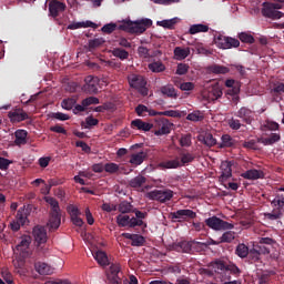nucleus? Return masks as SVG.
<instances>
[{
    "label": "nucleus",
    "instance_id": "1",
    "mask_svg": "<svg viewBox=\"0 0 284 284\" xmlns=\"http://www.w3.org/2000/svg\"><path fill=\"white\" fill-rule=\"evenodd\" d=\"M135 112L138 116H155V136H163V134H170V128H172V123H170V120L165 119L164 116H172L173 119L181 116V113H179V111L159 112L150 108H135Z\"/></svg>",
    "mask_w": 284,
    "mask_h": 284
},
{
    "label": "nucleus",
    "instance_id": "2",
    "mask_svg": "<svg viewBox=\"0 0 284 284\" xmlns=\"http://www.w3.org/2000/svg\"><path fill=\"white\" fill-rule=\"evenodd\" d=\"M152 26V21L150 19H144L141 21H124L119 26V30H123L124 32H130L131 34H143L148 28Z\"/></svg>",
    "mask_w": 284,
    "mask_h": 284
},
{
    "label": "nucleus",
    "instance_id": "3",
    "mask_svg": "<svg viewBox=\"0 0 284 284\" xmlns=\"http://www.w3.org/2000/svg\"><path fill=\"white\" fill-rule=\"evenodd\" d=\"M128 82L130 88L138 90L142 97H148V80L143 75L132 73L128 77Z\"/></svg>",
    "mask_w": 284,
    "mask_h": 284
},
{
    "label": "nucleus",
    "instance_id": "4",
    "mask_svg": "<svg viewBox=\"0 0 284 284\" xmlns=\"http://www.w3.org/2000/svg\"><path fill=\"white\" fill-rule=\"evenodd\" d=\"M169 219H171L172 223H185V221H193V219H196V212L190 209H182L171 212Z\"/></svg>",
    "mask_w": 284,
    "mask_h": 284
},
{
    "label": "nucleus",
    "instance_id": "5",
    "mask_svg": "<svg viewBox=\"0 0 284 284\" xmlns=\"http://www.w3.org/2000/svg\"><path fill=\"white\" fill-rule=\"evenodd\" d=\"M148 199H150V201H158V203H168V201L174 199V191L170 189L153 190L148 193Z\"/></svg>",
    "mask_w": 284,
    "mask_h": 284
},
{
    "label": "nucleus",
    "instance_id": "6",
    "mask_svg": "<svg viewBox=\"0 0 284 284\" xmlns=\"http://www.w3.org/2000/svg\"><path fill=\"white\" fill-rule=\"evenodd\" d=\"M205 225L215 232H221L223 230H234V224L225 222L221 217L212 216L205 220Z\"/></svg>",
    "mask_w": 284,
    "mask_h": 284
},
{
    "label": "nucleus",
    "instance_id": "7",
    "mask_svg": "<svg viewBox=\"0 0 284 284\" xmlns=\"http://www.w3.org/2000/svg\"><path fill=\"white\" fill-rule=\"evenodd\" d=\"M215 44L221 50H232V48H239L241 45V41L239 39L226 37V36H217L215 38Z\"/></svg>",
    "mask_w": 284,
    "mask_h": 284
},
{
    "label": "nucleus",
    "instance_id": "8",
    "mask_svg": "<svg viewBox=\"0 0 284 284\" xmlns=\"http://www.w3.org/2000/svg\"><path fill=\"white\" fill-rule=\"evenodd\" d=\"M28 210L26 207H20L16 215V221L11 223V230L12 232H19L21 230V226L29 223L28 221Z\"/></svg>",
    "mask_w": 284,
    "mask_h": 284
},
{
    "label": "nucleus",
    "instance_id": "9",
    "mask_svg": "<svg viewBox=\"0 0 284 284\" xmlns=\"http://www.w3.org/2000/svg\"><path fill=\"white\" fill-rule=\"evenodd\" d=\"M32 234L36 243L38 244V250H41V245H44V243L48 242V231L45 230V226H34Z\"/></svg>",
    "mask_w": 284,
    "mask_h": 284
},
{
    "label": "nucleus",
    "instance_id": "10",
    "mask_svg": "<svg viewBox=\"0 0 284 284\" xmlns=\"http://www.w3.org/2000/svg\"><path fill=\"white\" fill-rule=\"evenodd\" d=\"M67 212L70 215L71 223H73V225H75L77 227H83L84 222H83V219L80 217L81 210H79L77 205L69 204L67 206Z\"/></svg>",
    "mask_w": 284,
    "mask_h": 284
},
{
    "label": "nucleus",
    "instance_id": "11",
    "mask_svg": "<svg viewBox=\"0 0 284 284\" xmlns=\"http://www.w3.org/2000/svg\"><path fill=\"white\" fill-rule=\"evenodd\" d=\"M262 14L263 17H266L267 19H282L284 17V13L277 10H274V4L270 2H264L263 3V9H262Z\"/></svg>",
    "mask_w": 284,
    "mask_h": 284
},
{
    "label": "nucleus",
    "instance_id": "12",
    "mask_svg": "<svg viewBox=\"0 0 284 284\" xmlns=\"http://www.w3.org/2000/svg\"><path fill=\"white\" fill-rule=\"evenodd\" d=\"M82 90H84V92H88L89 94H97V92H99V78L88 75L84 79V85Z\"/></svg>",
    "mask_w": 284,
    "mask_h": 284
},
{
    "label": "nucleus",
    "instance_id": "13",
    "mask_svg": "<svg viewBox=\"0 0 284 284\" xmlns=\"http://www.w3.org/2000/svg\"><path fill=\"white\" fill-rule=\"evenodd\" d=\"M223 97V91L219 85H214L210 88L207 91L203 92V98L207 101V103H212V101H217Z\"/></svg>",
    "mask_w": 284,
    "mask_h": 284
},
{
    "label": "nucleus",
    "instance_id": "14",
    "mask_svg": "<svg viewBox=\"0 0 284 284\" xmlns=\"http://www.w3.org/2000/svg\"><path fill=\"white\" fill-rule=\"evenodd\" d=\"M65 3L59 1V0H51L49 2V12L50 16L53 17V19H57L61 12H65Z\"/></svg>",
    "mask_w": 284,
    "mask_h": 284
},
{
    "label": "nucleus",
    "instance_id": "15",
    "mask_svg": "<svg viewBox=\"0 0 284 284\" xmlns=\"http://www.w3.org/2000/svg\"><path fill=\"white\" fill-rule=\"evenodd\" d=\"M11 123H21L29 119L28 113L23 109H14L8 113Z\"/></svg>",
    "mask_w": 284,
    "mask_h": 284
},
{
    "label": "nucleus",
    "instance_id": "16",
    "mask_svg": "<svg viewBox=\"0 0 284 284\" xmlns=\"http://www.w3.org/2000/svg\"><path fill=\"white\" fill-rule=\"evenodd\" d=\"M34 267L36 272H38V274H41V276H50L54 274V267L45 262H38L34 264Z\"/></svg>",
    "mask_w": 284,
    "mask_h": 284
},
{
    "label": "nucleus",
    "instance_id": "17",
    "mask_svg": "<svg viewBox=\"0 0 284 284\" xmlns=\"http://www.w3.org/2000/svg\"><path fill=\"white\" fill-rule=\"evenodd\" d=\"M173 250L175 252H183L184 254H192V240L191 241H180L173 244Z\"/></svg>",
    "mask_w": 284,
    "mask_h": 284
},
{
    "label": "nucleus",
    "instance_id": "18",
    "mask_svg": "<svg viewBox=\"0 0 284 284\" xmlns=\"http://www.w3.org/2000/svg\"><path fill=\"white\" fill-rule=\"evenodd\" d=\"M145 159H148V153L140 151L130 155L129 163H131L133 168H139V165H142L143 161H145Z\"/></svg>",
    "mask_w": 284,
    "mask_h": 284
},
{
    "label": "nucleus",
    "instance_id": "19",
    "mask_svg": "<svg viewBox=\"0 0 284 284\" xmlns=\"http://www.w3.org/2000/svg\"><path fill=\"white\" fill-rule=\"evenodd\" d=\"M225 85L229 88L227 94H230V97H236V94L241 92V82L234 79L226 80Z\"/></svg>",
    "mask_w": 284,
    "mask_h": 284
},
{
    "label": "nucleus",
    "instance_id": "20",
    "mask_svg": "<svg viewBox=\"0 0 284 284\" xmlns=\"http://www.w3.org/2000/svg\"><path fill=\"white\" fill-rule=\"evenodd\" d=\"M265 174L261 170L251 169L242 173V179H246L248 181H256L258 179H263Z\"/></svg>",
    "mask_w": 284,
    "mask_h": 284
},
{
    "label": "nucleus",
    "instance_id": "21",
    "mask_svg": "<svg viewBox=\"0 0 284 284\" xmlns=\"http://www.w3.org/2000/svg\"><path fill=\"white\" fill-rule=\"evenodd\" d=\"M61 226V213H50L49 222H48V227L50 232L54 230H59Z\"/></svg>",
    "mask_w": 284,
    "mask_h": 284
},
{
    "label": "nucleus",
    "instance_id": "22",
    "mask_svg": "<svg viewBox=\"0 0 284 284\" xmlns=\"http://www.w3.org/2000/svg\"><path fill=\"white\" fill-rule=\"evenodd\" d=\"M232 165H234L232 161H223L221 163V179L227 180L232 176Z\"/></svg>",
    "mask_w": 284,
    "mask_h": 284
},
{
    "label": "nucleus",
    "instance_id": "23",
    "mask_svg": "<svg viewBox=\"0 0 284 284\" xmlns=\"http://www.w3.org/2000/svg\"><path fill=\"white\" fill-rule=\"evenodd\" d=\"M131 128H134L136 130H142L143 132H150L152 128H154L153 124L143 122L141 119H135L131 122Z\"/></svg>",
    "mask_w": 284,
    "mask_h": 284
},
{
    "label": "nucleus",
    "instance_id": "24",
    "mask_svg": "<svg viewBox=\"0 0 284 284\" xmlns=\"http://www.w3.org/2000/svg\"><path fill=\"white\" fill-rule=\"evenodd\" d=\"M221 141V143H217V148H220V150L234 148V145H236V140H234L230 134L222 135Z\"/></svg>",
    "mask_w": 284,
    "mask_h": 284
},
{
    "label": "nucleus",
    "instance_id": "25",
    "mask_svg": "<svg viewBox=\"0 0 284 284\" xmlns=\"http://www.w3.org/2000/svg\"><path fill=\"white\" fill-rule=\"evenodd\" d=\"M281 141V134L272 133L268 138H260L257 139V143H262L263 145H274V143H278Z\"/></svg>",
    "mask_w": 284,
    "mask_h": 284
},
{
    "label": "nucleus",
    "instance_id": "26",
    "mask_svg": "<svg viewBox=\"0 0 284 284\" xmlns=\"http://www.w3.org/2000/svg\"><path fill=\"white\" fill-rule=\"evenodd\" d=\"M237 116L243 119L245 123H252V121H254V113L247 108H241L237 112Z\"/></svg>",
    "mask_w": 284,
    "mask_h": 284
},
{
    "label": "nucleus",
    "instance_id": "27",
    "mask_svg": "<svg viewBox=\"0 0 284 284\" xmlns=\"http://www.w3.org/2000/svg\"><path fill=\"white\" fill-rule=\"evenodd\" d=\"M14 143L17 145H26V143H28V131L26 130H17L14 132Z\"/></svg>",
    "mask_w": 284,
    "mask_h": 284
},
{
    "label": "nucleus",
    "instance_id": "28",
    "mask_svg": "<svg viewBox=\"0 0 284 284\" xmlns=\"http://www.w3.org/2000/svg\"><path fill=\"white\" fill-rule=\"evenodd\" d=\"M146 182H148V179L145 176L138 175L130 180L129 185L130 187L139 189V187H143V185H145Z\"/></svg>",
    "mask_w": 284,
    "mask_h": 284
},
{
    "label": "nucleus",
    "instance_id": "29",
    "mask_svg": "<svg viewBox=\"0 0 284 284\" xmlns=\"http://www.w3.org/2000/svg\"><path fill=\"white\" fill-rule=\"evenodd\" d=\"M174 57L178 59V61H183V59H187L190 57V48H181L176 47L174 49Z\"/></svg>",
    "mask_w": 284,
    "mask_h": 284
},
{
    "label": "nucleus",
    "instance_id": "30",
    "mask_svg": "<svg viewBox=\"0 0 284 284\" xmlns=\"http://www.w3.org/2000/svg\"><path fill=\"white\" fill-rule=\"evenodd\" d=\"M79 28H97V23L92 21L73 22L68 26V30H79Z\"/></svg>",
    "mask_w": 284,
    "mask_h": 284
},
{
    "label": "nucleus",
    "instance_id": "31",
    "mask_svg": "<svg viewBox=\"0 0 284 284\" xmlns=\"http://www.w3.org/2000/svg\"><path fill=\"white\" fill-rule=\"evenodd\" d=\"M30 243H32V237L24 235L21 237L20 243L16 246V250H18V252H26V250L30 247Z\"/></svg>",
    "mask_w": 284,
    "mask_h": 284
},
{
    "label": "nucleus",
    "instance_id": "32",
    "mask_svg": "<svg viewBox=\"0 0 284 284\" xmlns=\"http://www.w3.org/2000/svg\"><path fill=\"white\" fill-rule=\"evenodd\" d=\"M160 168H163L164 170H176V168H181V161L178 158L175 160L161 162Z\"/></svg>",
    "mask_w": 284,
    "mask_h": 284
},
{
    "label": "nucleus",
    "instance_id": "33",
    "mask_svg": "<svg viewBox=\"0 0 284 284\" xmlns=\"http://www.w3.org/2000/svg\"><path fill=\"white\" fill-rule=\"evenodd\" d=\"M205 250H207V244H205V242L191 240V254H194V252H205Z\"/></svg>",
    "mask_w": 284,
    "mask_h": 284
},
{
    "label": "nucleus",
    "instance_id": "34",
    "mask_svg": "<svg viewBox=\"0 0 284 284\" xmlns=\"http://www.w3.org/2000/svg\"><path fill=\"white\" fill-rule=\"evenodd\" d=\"M176 23H179V18L158 21V26H161V28H165L166 30H174V26H176Z\"/></svg>",
    "mask_w": 284,
    "mask_h": 284
},
{
    "label": "nucleus",
    "instance_id": "35",
    "mask_svg": "<svg viewBox=\"0 0 284 284\" xmlns=\"http://www.w3.org/2000/svg\"><path fill=\"white\" fill-rule=\"evenodd\" d=\"M112 54L116 57V59H120V61H125L126 59H130V52L125 51V49L114 48L112 50Z\"/></svg>",
    "mask_w": 284,
    "mask_h": 284
},
{
    "label": "nucleus",
    "instance_id": "36",
    "mask_svg": "<svg viewBox=\"0 0 284 284\" xmlns=\"http://www.w3.org/2000/svg\"><path fill=\"white\" fill-rule=\"evenodd\" d=\"M45 202L50 205V214L61 213V207L59 206V201L54 197H47Z\"/></svg>",
    "mask_w": 284,
    "mask_h": 284
},
{
    "label": "nucleus",
    "instance_id": "37",
    "mask_svg": "<svg viewBox=\"0 0 284 284\" xmlns=\"http://www.w3.org/2000/svg\"><path fill=\"white\" fill-rule=\"evenodd\" d=\"M194 159V154L192 153H180V168L189 165V163H192Z\"/></svg>",
    "mask_w": 284,
    "mask_h": 284
},
{
    "label": "nucleus",
    "instance_id": "38",
    "mask_svg": "<svg viewBox=\"0 0 284 284\" xmlns=\"http://www.w3.org/2000/svg\"><path fill=\"white\" fill-rule=\"evenodd\" d=\"M82 128L85 130H90L91 128H94L95 125H99V119L89 115L85 118V121L81 123Z\"/></svg>",
    "mask_w": 284,
    "mask_h": 284
},
{
    "label": "nucleus",
    "instance_id": "39",
    "mask_svg": "<svg viewBox=\"0 0 284 284\" xmlns=\"http://www.w3.org/2000/svg\"><path fill=\"white\" fill-rule=\"evenodd\" d=\"M210 27L207 24H192L189 32L191 34H199V32H209Z\"/></svg>",
    "mask_w": 284,
    "mask_h": 284
},
{
    "label": "nucleus",
    "instance_id": "40",
    "mask_svg": "<svg viewBox=\"0 0 284 284\" xmlns=\"http://www.w3.org/2000/svg\"><path fill=\"white\" fill-rule=\"evenodd\" d=\"M235 254L240 257V258H247V254H250V247H247V245L245 244H239L236 246L235 250Z\"/></svg>",
    "mask_w": 284,
    "mask_h": 284
},
{
    "label": "nucleus",
    "instance_id": "41",
    "mask_svg": "<svg viewBox=\"0 0 284 284\" xmlns=\"http://www.w3.org/2000/svg\"><path fill=\"white\" fill-rule=\"evenodd\" d=\"M236 239V232L226 231L220 237V243H232Z\"/></svg>",
    "mask_w": 284,
    "mask_h": 284
},
{
    "label": "nucleus",
    "instance_id": "42",
    "mask_svg": "<svg viewBox=\"0 0 284 284\" xmlns=\"http://www.w3.org/2000/svg\"><path fill=\"white\" fill-rule=\"evenodd\" d=\"M149 70L155 73L165 72V64H163L161 61H155L149 64Z\"/></svg>",
    "mask_w": 284,
    "mask_h": 284
},
{
    "label": "nucleus",
    "instance_id": "43",
    "mask_svg": "<svg viewBox=\"0 0 284 284\" xmlns=\"http://www.w3.org/2000/svg\"><path fill=\"white\" fill-rule=\"evenodd\" d=\"M41 97H43V93H41V92L31 95L30 99L28 101H26V105H31L33 108H37V105H39V103H41Z\"/></svg>",
    "mask_w": 284,
    "mask_h": 284
},
{
    "label": "nucleus",
    "instance_id": "44",
    "mask_svg": "<svg viewBox=\"0 0 284 284\" xmlns=\"http://www.w3.org/2000/svg\"><path fill=\"white\" fill-rule=\"evenodd\" d=\"M62 108H82L81 104H77V97L64 99L61 103Z\"/></svg>",
    "mask_w": 284,
    "mask_h": 284
},
{
    "label": "nucleus",
    "instance_id": "45",
    "mask_svg": "<svg viewBox=\"0 0 284 284\" xmlns=\"http://www.w3.org/2000/svg\"><path fill=\"white\" fill-rule=\"evenodd\" d=\"M132 203L122 201L118 206V211L121 212V214H130V212H132Z\"/></svg>",
    "mask_w": 284,
    "mask_h": 284
},
{
    "label": "nucleus",
    "instance_id": "46",
    "mask_svg": "<svg viewBox=\"0 0 284 284\" xmlns=\"http://www.w3.org/2000/svg\"><path fill=\"white\" fill-rule=\"evenodd\" d=\"M116 224L119 227H129L130 225V215L119 214L116 216Z\"/></svg>",
    "mask_w": 284,
    "mask_h": 284
},
{
    "label": "nucleus",
    "instance_id": "47",
    "mask_svg": "<svg viewBox=\"0 0 284 284\" xmlns=\"http://www.w3.org/2000/svg\"><path fill=\"white\" fill-rule=\"evenodd\" d=\"M265 219L268 221H278V219L283 217V212L281 210H273L271 213H264Z\"/></svg>",
    "mask_w": 284,
    "mask_h": 284
},
{
    "label": "nucleus",
    "instance_id": "48",
    "mask_svg": "<svg viewBox=\"0 0 284 284\" xmlns=\"http://www.w3.org/2000/svg\"><path fill=\"white\" fill-rule=\"evenodd\" d=\"M250 253L261 256V254H270V248H267V246H265L264 244H260V245L253 247L250 251Z\"/></svg>",
    "mask_w": 284,
    "mask_h": 284
},
{
    "label": "nucleus",
    "instance_id": "49",
    "mask_svg": "<svg viewBox=\"0 0 284 284\" xmlns=\"http://www.w3.org/2000/svg\"><path fill=\"white\" fill-rule=\"evenodd\" d=\"M95 261H98L99 265H108V255L103 251H98L94 254Z\"/></svg>",
    "mask_w": 284,
    "mask_h": 284
},
{
    "label": "nucleus",
    "instance_id": "50",
    "mask_svg": "<svg viewBox=\"0 0 284 284\" xmlns=\"http://www.w3.org/2000/svg\"><path fill=\"white\" fill-rule=\"evenodd\" d=\"M120 166L119 164L114 163V162H109L106 164H104V172H106L108 174H116V172H119Z\"/></svg>",
    "mask_w": 284,
    "mask_h": 284
},
{
    "label": "nucleus",
    "instance_id": "51",
    "mask_svg": "<svg viewBox=\"0 0 284 284\" xmlns=\"http://www.w3.org/2000/svg\"><path fill=\"white\" fill-rule=\"evenodd\" d=\"M203 143L207 148H214V145H216V139H214V135H212V133H205L203 136Z\"/></svg>",
    "mask_w": 284,
    "mask_h": 284
},
{
    "label": "nucleus",
    "instance_id": "52",
    "mask_svg": "<svg viewBox=\"0 0 284 284\" xmlns=\"http://www.w3.org/2000/svg\"><path fill=\"white\" fill-rule=\"evenodd\" d=\"M226 272H230L233 276H236V278H239V276L242 274L241 268H239L237 265L232 262L226 265Z\"/></svg>",
    "mask_w": 284,
    "mask_h": 284
},
{
    "label": "nucleus",
    "instance_id": "53",
    "mask_svg": "<svg viewBox=\"0 0 284 284\" xmlns=\"http://www.w3.org/2000/svg\"><path fill=\"white\" fill-rule=\"evenodd\" d=\"M271 205L273 207H277L276 210H284V196L277 195L274 200L271 201Z\"/></svg>",
    "mask_w": 284,
    "mask_h": 284
},
{
    "label": "nucleus",
    "instance_id": "54",
    "mask_svg": "<svg viewBox=\"0 0 284 284\" xmlns=\"http://www.w3.org/2000/svg\"><path fill=\"white\" fill-rule=\"evenodd\" d=\"M131 245L133 247H142V245H145V237L143 235L135 234L133 236Z\"/></svg>",
    "mask_w": 284,
    "mask_h": 284
},
{
    "label": "nucleus",
    "instance_id": "55",
    "mask_svg": "<svg viewBox=\"0 0 284 284\" xmlns=\"http://www.w3.org/2000/svg\"><path fill=\"white\" fill-rule=\"evenodd\" d=\"M82 104H80L82 108H88L90 105H99V98L97 97H89L84 100H82L81 102Z\"/></svg>",
    "mask_w": 284,
    "mask_h": 284
},
{
    "label": "nucleus",
    "instance_id": "56",
    "mask_svg": "<svg viewBox=\"0 0 284 284\" xmlns=\"http://www.w3.org/2000/svg\"><path fill=\"white\" fill-rule=\"evenodd\" d=\"M62 184H63L62 180H59L57 178L50 179L48 180V185L45 186V190L48 194H50V190H52V187H57V185H62Z\"/></svg>",
    "mask_w": 284,
    "mask_h": 284
},
{
    "label": "nucleus",
    "instance_id": "57",
    "mask_svg": "<svg viewBox=\"0 0 284 284\" xmlns=\"http://www.w3.org/2000/svg\"><path fill=\"white\" fill-rule=\"evenodd\" d=\"M187 121H203L204 115L201 111H193L186 116Z\"/></svg>",
    "mask_w": 284,
    "mask_h": 284
},
{
    "label": "nucleus",
    "instance_id": "58",
    "mask_svg": "<svg viewBox=\"0 0 284 284\" xmlns=\"http://www.w3.org/2000/svg\"><path fill=\"white\" fill-rule=\"evenodd\" d=\"M180 145L182 148H190L192 145V134H184L180 139Z\"/></svg>",
    "mask_w": 284,
    "mask_h": 284
},
{
    "label": "nucleus",
    "instance_id": "59",
    "mask_svg": "<svg viewBox=\"0 0 284 284\" xmlns=\"http://www.w3.org/2000/svg\"><path fill=\"white\" fill-rule=\"evenodd\" d=\"M272 94H284V83L275 82L271 89Z\"/></svg>",
    "mask_w": 284,
    "mask_h": 284
},
{
    "label": "nucleus",
    "instance_id": "60",
    "mask_svg": "<svg viewBox=\"0 0 284 284\" xmlns=\"http://www.w3.org/2000/svg\"><path fill=\"white\" fill-rule=\"evenodd\" d=\"M239 39H240V41H242V43H254V37L246 32L240 33Z\"/></svg>",
    "mask_w": 284,
    "mask_h": 284
},
{
    "label": "nucleus",
    "instance_id": "61",
    "mask_svg": "<svg viewBox=\"0 0 284 284\" xmlns=\"http://www.w3.org/2000/svg\"><path fill=\"white\" fill-rule=\"evenodd\" d=\"M162 94H166V97H176V89L172 85L163 87Z\"/></svg>",
    "mask_w": 284,
    "mask_h": 284
},
{
    "label": "nucleus",
    "instance_id": "62",
    "mask_svg": "<svg viewBox=\"0 0 284 284\" xmlns=\"http://www.w3.org/2000/svg\"><path fill=\"white\" fill-rule=\"evenodd\" d=\"M102 32H104V34H112V32H114V30H116V23H108V24H104L102 27Z\"/></svg>",
    "mask_w": 284,
    "mask_h": 284
},
{
    "label": "nucleus",
    "instance_id": "63",
    "mask_svg": "<svg viewBox=\"0 0 284 284\" xmlns=\"http://www.w3.org/2000/svg\"><path fill=\"white\" fill-rule=\"evenodd\" d=\"M213 72L214 74H227V72H230V68L215 64L213 67Z\"/></svg>",
    "mask_w": 284,
    "mask_h": 284
},
{
    "label": "nucleus",
    "instance_id": "64",
    "mask_svg": "<svg viewBox=\"0 0 284 284\" xmlns=\"http://www.w3.org/2000/svg\"><path fill=\"white\" fill-rule=\"evenodd\" d=\"M190 70V65L185 63L178 64L176 74H180V77H183V74H187V71Z\"/></svg>",
    "mask_w": 284,
    "mask_h": 284
}]
</instances>
